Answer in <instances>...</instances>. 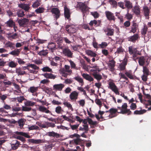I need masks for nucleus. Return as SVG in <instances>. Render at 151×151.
<instances>
[{
    "mask_svg": "<svg viewBox=\"0 0 151 151\" xmlns=\"http://www.w3.org/2000/svg\"><path fill=\"white\" fill-rule=\"evenodd\" d=\"M108 85L109 88L111 89L116 94L118 95L119 94L118 88L115 84L113 82V81L111 80L109 81V82Z\"/></svg>",
    "mask_w": 151,
    "mask_h": 151,
    "instance_id": "1",
    "label": "nucleus"
},
{
    "mask_svg": "<svg viewBox=\"0 0 151 151\" xmlns=\"http://www.w3.org/2000/svg\"><path fill=\"white\" fill-rule=\"evenodd\" d=\"M127 103H124L122 106V109H121L120 112L118 113H121L122 114H128V115L131 114V111H130L129 109H127Z\"/></svg>",
    "mask_w": 151,
    "mask_h": 151,
    "instance_id": "2",
    "label": "nucleus"
},
{
    "mask_svg": "<svg viewBox=\"0 0 151 151\" xmlns=\"http://www.w3.org/2000/svg\"><path fill=\"white\" fill-rule=\"evenodd\" d=\"M62 53L65 56L70 58L73 57V53L69 49L68 47H67L62 49Z\"/></svg>",
    "mask_w": 151,
    "mask_h": 151,
    "instance_id": "3",
    "label": "nucleus"
},
{
    "mask_svg": "<svg viewBox=\"0 0 151 151\" xmlns=\"http://www.w3.org/2000/svg\"><path fill=\"white\" fill-rule=\"evenodd\" d=\"M29 20L27 19L24 18L19 19L18 21L19 25L20 27H26L28 24Z\"/></svg>",
    "mask_w": 151,
    "mask_h": 151,
    "instance_id": "4",
    "label": "nucleus"
},
{
    "mask_svg": "<svg viewBox=\"0 0 151 151\" xmlns=\"http://www.w3.org/2000/svg\"><path fill=\"white\" fill-rule=\"evenodd\" d=\"M78 6L81 9L82 12L83 13H86L88 11L89 9L90 8L83 2H79L78 3Z\"/></svg>",
    "mask_w": 151,
    "mask_h": 151,
    "instance_id": "5",
    "label": "nucleus"
},
{
    "mask_svg": "<svg viewBox=\"0 0 151 151\" xmlns=\"http://www.w3.org/2000/svg\"><path fill=\"white\" fill-rule=\"evenodd\" d=\"M51 12L53 14H54V16L56 19L58 18L60 15V12L59 9L57 8H53L51 9Z\"/></svg>",
    "mask_w": 151,
    "mask_h": 151,
    "instance_id": "6",
    "label": "nucleus"
},
{
    "mask_svg": "<svg viewBox=\"0 0 151 151\" xmlns=\"http://www.w3.org/2000/svg\"><path fill=\"white\" fill-rule=\"evenodd\" d=\"M18 7L23 9L26 12H28L30 9V5L29 4L22 3L19 4Z\"/></svg>",
    "mask_w": 151,
    "mask_h": 151,
    "instance_id": "7",
    "label": "nucleus"
},
{
    "mask_svg": "<svg viewBox=\"0 0 151 151\" xmlns=\"http://www.w3.org/2000/svg\"><path fill=\"white\" fill-rule=\"evenodd\" d=\"M78 93L76 91H74L71 92L69 95V97L71 100H76L78 98Z\"/></svg>",
    "mask_w": 151,
    "mask_h": 151,
    "instance_id": "8",
    "label": "nucleus"
},
{
    "mask_svg": "<svg viewBox=\"0 0 151 151\" xmlns=\"http://www.w3.org/2000/svg\"><path fill=\"white\" fill-rule=\"evenodd\" d=\"M64 86V85L62 83L55 84L53 86V90L56 91H61Z\"/></svg>",
    "mask_w": 151,
    "mask_h": 151,
    "instance_id": "9",
    "label": "nucleus"
},
{
    "mask_svg": "<svg viewBox=\"0 0 151 151\" xmlns=\"http://www.w3.org/2000/svg\"><path fill=\"white\" fill-rule=\"evenodd\" d=\"M83 78L86 80L89 81L90 82H92L94 80L93 78L88 74L83 73L82 75Z\"/></svg>",
    "mask_w": 151,
    "mask_h": 151,
    "instance_id": "10",
    "label": "nucleus"
},
{
    "mask_svg": "<svg viewBox=\"0 0 151 151\" xmlns=\"http://www.w3.org/2000/svg\"><path fill=\"white\" fill-rule=\"evenodd\" d=\"M117 112V109L113 108H111L109 110L107 111H106V112H109L110 113V114L109 115V118H111L115 116H113V115Z\"/></svg>",
    "mask_w": 151,
    "mask_h": 151,
    "instance_id": "11",
    "label": "nucleus"
},
{
    "mask_svg": "<svg viewBox=\"0 0 151 151\" xmlns=\"http://www.w3.org/2000/svg\"><path fill=\"white\" fill-rule=\"evenodd\" d=\"M115 62L114 60H111L109 61L108 65L110 71H113L114 70V66Z\"/></svg>",
    "mask_w": 151,
    "mask_h": 151,
    "instance_id": "12",
    "label": "nucleus"
},
{
    "mask_svg": "<svg viewBox=\"0 0 151 151\" xmlns=\"http://www.w3.org/2000/svg\"><path fill=\"white\" fill-rule=\"evenodd\" d=\"M105 14L108 19L109 20H115V17L113 14L111 12L107 11H106Z\"/></svg>",
    "mask_w": 151,
    "mask_h": 151,
    "instance_id": "13",
    "label": "nucleus"
},
{
    "mask_svg": "<svg viewBox=\"0 0 151 151\" xmlns=\"http://www.w3.org/2000/svg\"><path fill=\"white\" fill-rule=\"evenodd\" d=\"M128 51L129 53L131 55L132 54H134L138 55H139V52L137 50L136 48H133L132 46H130L129 47Z\"/></svg>",
    "mask_w": 151,
    "mask_h": 151,
    "instance_id": "14",
    "label": "nucleus"
},
{
    "mask_svg": "<svg viewBox=\"0 0 151 151\" xmlns=\"http://www.w3.org/2000/svg\"><path fill=\"white\" fill-rule=\"evenodd\" d=\"M28 142L35 144H38L44 142V141L43 140L37 139H29Z\"/></svg>",
    "mask_w": 151,
    "mask_h": 151,
    "instance_id": "15",
    "label": "nucleus"
},
{
    "mask_svg": "<svg viewBox=\"0 0 151 151\" xmlns=\"http://www.w3.org/2000/svg\"><path fill=\"white\" fill-rule=\"evenodd\" d=\"M70 25H67L66 27V30L69 33L73 34L76 32L75 29Z\"/></svg>",
    "mask_w": 151,
    "mask_h": 151,
    "instance_id": "16",
    "label": "nucleus"
},
{
    "mask_svg": "<svg viewBox=\"0 0 151 151\" xmlns=\"http://www.w3.org/2000/svg\"><path fill=\"white\" fill-rule=\"evenodd\" d=\"M132 11L136 15L138 16L140 15V9L138 6H135L132 9Z\"/></svg>",
    "mask_w": 151,
    "mask_h": 151,
    "instance_id": "17",
    "label": "nucleus"
},
{
    "mask_svg": "<svg viewBox=\"0 0 151 151\" xmlns=\"http://www.w3.org/2000/svg\"><path fill=\"white\" fill-rule=\"evenodd\" d=\"M143 11L144 15L146 17H148L150 13V9L146 6H144L143 7Z\"/></svg>",
    "mask_w": 151,
    "mask_h": 151,
    "instance_id": "18",
    "label": "nucleus"
},
{
    "mask_svg": "<svg viewBox=\"0 0 151 151\" xmlns=\"http://www.w3.org/2000/svg\"><path fill=\"white\" fill-rule=\"evenodd\" d=\"M64 15L65 17L67 19H68L70 17V10L66 6H64Z\"/></svg>",
    "mask_w": 151,
    "mask_h": 151,
    "instance_id": "19",
    "label": "nucleus"
},
{
    "mask_svg": "<svg viewBox=\"0 0 151 151\" xmlns=\"http://www.w3.org/2000/svg\"><path fill=\"white\" fill-rule=\"evenodd\" d=\"M92 75L94 78L97 80L98 82H99L102 79V76L96 72H94L92 74Z\"/></svg>",
    "mask_w": 151,
    "mask_h": 151,
    "instance_id": "20",
    "label": "nucleus"
},
{
    "mask_svg": "<svg viewBox=\"0 0 151 151\" xmlns=\"http://www.w3.org/2000/svg\"><path fill=\"white\" fill-rule=\"evenodd\" d=\"M42 75L47 78L54 79L56 77L55 76L50 73H46L44 74H42Z\"/></svg>",
    "mask_w": 151,
    "mask_h": 151,
    "instance_id": "21",
    "label": "nucleus"
},
{
    "mask_svg": "<svg viewBox=\"0 0 151 151\" xmlns=\"http://www.w3.org/2000/svg\"><path fill=\"white\" fill-rule=\"evenodd\" d=\"M20 145L19 142L17 140H16L15 142L11 144L12 149L13 150H16Z\"/></svg>",
    "mask_w": 151,
    "mask_h": 151,
    "instance_id": "22",
    "label": "nucleus"
},
{
    "mask_svg": "<svg viewBox=\"0 0 151 151\" xmlns=\"http://www.w3.org/2000/svg\"><path fill=\"white\" fill-rule=\"evenodd\" d=\"M6 26L10 27H12L13 26L15 25V23L11 19H9L8 21L5 23Z\"/></svg>",
    "mask_w": 151,
    "mask_h": 151,
    "instance_id": "23",
    "label": "nucleus"
},
{
    "mask_svg": "<svg viewBox=\"0 0 151 151\" xmlns=\"http://www.w3.org/2000/svg\"><path fill=\"white\" fill-rule=\"evenodd\" d=\"M38 110L40 111L46 113H51L50 111L44 106H40L38 108Z\"/></svg>",
    "mask_w": 151,
    "mask_h": 151,
    "instance_id": "24",
    "label": "nucleus"
},
{
    "mask_svg": "<svg viewBox=\"0 0 151 151\" xmlns=\"http://www.w3.org/2000/svg\"><path fill=\"white\" fill-rule=\"evenodd\" d=\"M138 27V25L136 23L133 22L132 26L131 29L130 31V32L135 33L137 31Z\"/></svg>",
    "mask_w": 151,
    "mask_h": 151,
    "instance_id": "25",
    "label": "nucleus"
},
{
    "mask_svg": "<svg viewBox=\"0 0 151 151\" xmlns=\"http://www.w3.org/2000/svg\"><path fill=\"white\" fill-rule=\"evenodd\" d=\"M125 6L128 9H131L133 7L132 3L129 1L125 0L124 1Z\"/></svg>",
    "mask_w": 151,
    "mask_h": 151,
    "instance_id": "26",
    "label": "nucleus"
},
{
    "mask_svg": "<svg viewBox=\"0 0 151 151\" xmlns=\"http://www.w3.org/2000/svg\"><path fill=\"white\" fill-rule=\"evenodd\" d=\"M17 15L19 17H23L25 16L24 12L22 9H18L17 10Z\"/></svg>",
    "mask_w": 151,
    "mask_h": 151,
    "instance_id": "27",
    "label": "nucleus"
},
{
    "mask_svg": "<svg viewBox=\"0 0 151 151\" xmlns=\"http://www.w3.org/2000/svg\"><path fill=\"white\" fill-rule=\"evenodd\" d=\"M16 72L18 74V75H22L26 74V73L24 71L22 70L20 68H17Z\"/></svg>",
    "mask_w": 151,
    "mask_h": 151,
    "instance_id": "28",
    "label": "nucleus"
},
{
    "mask_svg": "<svg viewBox=\"0 0 151 151\" xmlns=\"http://www.w3.org/2000/svg\"><path fill=\"white\" fill-rule=\"evenodd\" d=\"M71 142L73 144L76 145H80L82 143V140L80 139V137H78L76 139H74Z\"/></svg>",
    "mask_w": 151,
    "mask_h": 151,
    "instance_id": "29",
    "label": "nucleus"
},
{
    "mask_svg": "<svg viewBox=\"0 0 151 151\" xmlns=\"http://www.w3.org/2000/svg\"><path fill=\"white\" fill-rule=\"evenodd\" d=\"M64 67V69L65 72L68 73L69 75H70L72 73V70L70 69V66L68 65H65Z\"/></svg>",
    "mask_w": 151,
    "mask_h": 151,
    "instance_id": "30",
    "label": "nucleus"
},
{
    "mask_svg": "<svg viewBox=\"0 0 151 151\" xmlns=\"http://www.w3.org/2000/svg\"><path fill=\"white\" fill-rule=\"evenodd\" d=\"M5 46L6 47H10V48L14 49L15 48L14 44L9 41L6 42L5 44Z\"/></svg>",
    "mask_w": 151,
    "mask_h": 151,
    "instance_id": "31",
    "label": "nucleus"
},
{
    "mask_svg": "<svg viewBox=\"0 0 151 151\" xmlns=\"http://www.w3.org/2000/svg\"><path fill=\"white\" fill-rule=\"evenodd\" d=\"M25 120L24 119H19L17 122L19 126L20 127V128L21 129L22 128L23 125H24Z\"/></svg>",
    "mask_w": 151,
    "mask_h": 151,
    "instance_id": "32",
    "label": "nucleus"
},
{
    "mask_svg": "<svg viewBox=\"0 0 151 151\" xmlns=\"http://www.w3.org/2000/svg\"><path fill=\"white\" fill-rule=\"evenodd\" d=\"M108 36H112L114 34V29H113L107 28L105 31Z\"/></svg>",
    "mask_w": 151,
    "mask_h": 151,
    "instance_id": "33",
    "label": "nucleus"
},
{
    "mask_svg": "<svg viewBox=\"0 0 151 151\" xmlns=\"http://www.w3.org/2000/svg\"><path fill=\"white\" fill-rule=\"evenodd\" d=\"M138 62L139 65L143 66L145 63V59L143 56H141L139 58Z\"/></svg>",
    "mask_w": 151,
    "mask_h": 151,
    "instance_id": "34",
    "label": "nucleus"
},
{
    "mask_svg": "<svg viewBox=\"0 0 151 151\" xmlns=\"http://www.w3.org/2000/svg\"><path fill=\"white\" fill-rule=\"evenodd\" d=\"M138 35L137 34L134 35L133 36L129 38V41H132L133 42H135V41L138 39Z\"/></svg>",
    "mask_w": 151,
    "mask_h": 151,
    "instance_id": "35",
    "label": "nucleus"
},
{
    "mask_svg": "<svg viewBox=\"0 0 151 151\" xmlns=\"http://www.w3.org/2000/svg\"><path fill=\"white\" fill-rule=\"evenodd\" d=\"M38 87L32 86L30 87L28 89V91L32 93H34L36 92L38 90Z\"/></svg>",
    "mask_w": 151,
    "mask_h": 151,
    "instance_id": "36",
    "label": "nucleus"
},
{
    "mask_svg": "<svg viewBox=\"0 0 151 151\" xmlns=\"http://www.w3.org/2000/svg\"><path fill=\"white\" fill-rule=\"evenodd\" d=\"M63 104L65 106L67 107L69 109L71 110V111L73 110V109L72 107V105L68 101H64L63 103Z\"/></svg>",
    "mask_w": 151,
    "mask_h": 151,
    "instance_id": "37",
    "label": "nucleus"
},
{
    "mask_svg": "<svg viewBox=\"0 0 151 151\" xmlns=\"http://www.w3.org/2000/svg\"><path fill=\"white\" fill-rule=\"evenodd\" d=\"M20 53V51L19 49H17L11 51L9 53V54L13 56H18Z\"/></svg>",
    "mask_w": 151,
    "mask_h": 151,
    "instance_id": "38",
    "label": "nucleus"
},
{
    "mask_svg": "<svg viewBox=\"0 0 151 151\" xmlns=\"http://www.w3.org/2000/svg\"><path fill=\"white\" fill-rule=\"evenodd\" d=\"M17 65V63H15L14 61H13L9 62L8 64L9 66L12 68L16 67Z\"/></svg>",
    "mask_w": 151,
    "mask_h": 151,
    "instance_id": "39",
    "label": "nucleus"
},
{
    "mask_svg": "<svg viewBox=\"0 0 151 151\" xmlns=\"http://www.w3.org/2000/svg\"><path fill=\"white\" fill-rule=\"evenodd\" d=\"M60 72V74H62L63 76L64 77L66 78L68 75H69V74L68 73H67L66 72H65L64 68H61L59 70Z\"/></svg>",
    "mask_w": 151,
    "mask_h": 151,
    "instance_id": "40",
    "label": "nucleus"
},
{
    "mask_svg": "<svg viewBox=\"0 0 151 151\" xmlns=\"http://www.w3.org/2000/svg\"><path fill=\"white\" fill-rule=\"evenodd\" d=\"M41 4V0H37L32 5V7L33 8H37L40 6Z\"/></svg>",
    "mask_w": 151,
    "mask_h": 151,
    "instance_id": "41",
    "label": "nucleus"
},
{
    "mask_svg": "<svg viewBox=\"0 0 151 151\" xmlns=\"http://www.w3.org/2000/svg\"><path fill=\"white\" fill-rule=\"evenodd\" d=\"M146 110L145 109H141L140 110H136L134 111V114H142L146 112Z\"/></svg>",
    "mask_w": 151,
    "mask_h": 151,
    "instance_id": "42",
    "label": "nucleus"
},
{
    "mask_svg": "<svg viewBox=\"0 0 151 151\" xmlns=\"http://www.w3.org/2000/svg\"><path fill=\"white\" fill-rule=\"evenodd\" d=\"M45 10L44 8L39 7L38 8L36 9L35 11L37 14H40L44 12Z\"/></svg>",
    "mask_w": 151,
    "mask_h": 151,
    "instance_id": "43",
    "label": "nucleus"
},
{
    "mask_svg": "<svg viewBox=\"0 0 151 151\" xmlns=\"http://www.w3.org/2000/svg\"><path fill=\"white\" fill-rule=\"evenodd\" d=\"M74 78L76 81H77L79 83H81L82 84L81 86H82L84 83L83 81V79L79 76H77V77Z\"/></svg>",
    "mask_w": 151,
    "mask_h": 151,
    "instance_id": "44",
    "label": "nucleus"
},
{
    "mask_svg": "<svg viewBox=\"0 0 151 151\" xmlns=\"http://www.w3.org/2000/svg\"><path fill=\"white\" fill-rule=\"evenodd\" d=\"M14 137L16 139L21 140L24 142H25L26 141L25 139L24 138L20 136L14 135Z\"/></svg>",
    "mask_w": 151,
    "mask_h": 151,
    "instance_id": "45",
    "label": "nucleus"
},
{
    "mask_svg": "<svg viewBox=\"0 0 151 151\" xmlns=\"http://www.w3.org/2000/svg\"><path fill=\"white\" fill-rule=\"evenodd\" d=\"M35 104V103L30 101H27L24 103L25 105L27 106H33Z\"/></svg>",
    "mask_w": 151,
    "mask_h": 151,
    "instance_id": "46",
    "label": "nucleus"
},
{
    "mask_svg": "<svg viewBox=\"0 0 151 151\" xmlns=\"http://www.w3.org/2000/svg\"><path fill=\"white\" fill-rule=\"evenodd\" d=\"M87 54L89 55H90L92 57H96L97 54L93 52L90 50H88L87 52Z\"/></svg>",
    "mask_w": 151,
    "mask_h": 151,
    "instance_id": "47",
    "label": "nucleus"
},
{
    "mask_svg": "<svg viewBox=\"0 0 151 151\" xmlns=\"http://www.w3.org/2000/svg\"><path fill=\"white\" fill-rule=\"evenodd\" d=\"M28 66H29V67H31L35 70H39V69L38 67L34 64L29 63L28 65Z\"/></svg>",
    "mask_w": 151,
    "mask_h": 151,
    "instance_id": "48",
    "label": "nucleus"
},
{
    "mask_svg": "<svg viewBox=\"0 0 151 151\" xmlns=\"http://www.w3.org/2000/svg\"><path fill=\"white\" fill-rule=\"evenodd\" d=\"M29 130L38 129L39 127L36 125H32L28 127Z\"/></svg>",
    "mask_w": 151,
    "mask_h": 151,
    "instance_id": "49",
    "label": "nucleus"
},
{
    "mask_svg": "<svg viewBox=\"0 0 151 151\" xmlns=\"http://www.w3.org/2000/svg\"><path fill=\"white\" fill-rule=\"evenodd\" d=\"M17 134H19L27 138H30L31 137L26 133H16Z\"/></svg>",
    "mask_w": 151,
    "mask_h": 151,
    "instance_id": "50",
    "label": "nucleus"
},
{
    "mask_svg": "<svg viewBox=\"0 0 151 151\" xmlns=\"http://www.w3.org/2000/svg\"><path fill=\"white\" fill-rule=\"evenodd\" d=\"M48 48L51 50H53L55 48V43L53 42H51L50 43L48 46Z\"/></svg>",
    "mask_w": 151,
    "mask_h": 151,
    "instance_id": "51",
    "label": "nucleus"
},
{
    "mask_svg": "<svg viewBox=\"0 0 151 151\" xmlns=\"http://www.w3.org/2000/svg\"><path fill=\"white\" fill-rule=\"evenodd\" d=\"M48 54L47 51L45 50H42L40 51L38 54L40 56H45Z\"/></svg>",
    "mask_w": 151,
    "mask_h": 151,
    "instance_id": "52",
    "label": "nucleus"
},
{
    "mask_svg": "<svg viewBox=\"0 0 151 151\" xmlns=\"http://www.w3.org/2000/svg\"><path fill=\"white\" fill-rule=\"evenodd\" d=\"M91 14L92 15L94 18H97L99 16V14L97 12H91Z\"/></svg>",
    "mask_w": 151,
    "mask_h": 151,
    "instance_id": "53",
    "label": "nucleus"
},
{
    "mask_svg": "<svg viewBox=\"0 0 151 151\" xmlns=\"http://www.w3.org/2000/svg\"><path fill=\"white\" fill-rule=\"evenodd\" d=\"M147 27L146 26H144L143 28L142 29L141 34L142 35H145L147 32Z\"/></svg>",
    "mask_w": 151,
    "mask_h": 151,
    "instance_id": "54",
    "label": "nucleus"
},
{
    "mask_svg": "<svg viewBox=\"0 0 151 151\" xmlns=\"http://www.w3.org/2000/svg\"><path fill=\"white\" fill-rule=\"evenodd\" d=\"M8 35H9V38L12 39H15L17 37L18 35L17 33H14L13 35H11V34H9Z\"/></svg>",
    "mask_w": 151,
    "mask_h": 151,
    "instance_id": "55",
    "label": "nucleus"
},
{
    "mask_svg": "<svg viewBox=\"0 0 151 151\" xmlns=\"http://www.w3.org/2000/svg\"><path fill=\"white\" fill-rule=\"evenodd\" d=\"M91 68H94L95 70H91V71L92 72H94L95 71H98L99 72L100 71V70L99 69V67L96 65H94L90 67Z\"/></svg>",
    "mask_w": 151,
    "mask_h": 151,
    "instance_id": "56",
    "label": "nucleus"
},
{
    "mask_svg": "<svg viewBox=\"0 0 151 151\" xmlns=\"http://www.w3.org/2000/svg\"><path fill=\"white\" fill-rule=\"evenodd\" d=\"M42 70L43 72H51L52 71V70L47 66L43 67Z\"/></svg>",
    "mask_w": 151,
    "mask_h": 151,
    "instance_id": "57",
    "label": "nucleus"
},
{
    "mask_svg": "<svg viewBox=\"0 0 151 151\" xmlns=\"http://www.w3.org/2000/svg\"><path fill=\"white\" fill-rule=\"evenodd\" d=\"M69 62L70 63L72 68L76 69V65L73 61H72L71 60H69Z\"/></svg>",
    "mask_w": 151,
    "mask_h": 151,
    "instance_id": "58",
    "label": "nucleus"
},
{
    "mask_svg": "<svg viewBox=\"0 0 151 151\" xmlns=\"http://www.w3.org/2000/svg\"><path fill=\"white\" fill-rule=\"evenodd\" d=\"M87 120L88 123L89 124H91L92 125H95L96 124L97 122H93L92 120L89 118H87Z\"/></svg>",
    "mask_w": 151,
    "mask_h": 151,
    "instance_id": "59",
    "label": "nucleus"
},
{
    "mask_svg": "<svg viewBox=\"0 0 151 151\" xmlns=\"http://www.w3.org/2000/svg\"><path fill=\"white\" fill-rule=\"evenodd\" d=\"M62 116L65 120L68 121L70 122L73 123L74 122L73 120L71 119H69L68 117H67L65 115H62Z\"/></svg>",
    "mask_w": 151,
    "mask_h": 151,
    "instance_id": "60",
    "label": "nucleus"
},
{
    "mask_svg": "<svg viewBox=\"0 0 151 151\" xmlns=\"http://www.w3.org/2000/svg\"><path fill=\"white\" fill-rule=\"evenodd\" d=\"M49 135L50 136L56 137V138H58L60 137L59 134L57 133H49Z\"/></svg>",
    "mask_w": 151,
    "mask_h": 151,
    "instance_id": "61",
    "label": "nucleus"
},
{
    "mask_svg": "<svg viewBox=\"0 0 151 151\" xmlns=\"http://www.w3.org/2000/svg\"><path fill=\"white\" fill-rule=\"evenodd\" d=\"M143 72L144 74L148 75L149 70L146 67H144L143 68Z\"/></svg>",
    "mask_w": 151,
    "mask_h": 151,
    "instance_id": "62",
    "label": "nucleus"
},
{
    "mask_svg": "<svg viewBox=\"0 0 151 151\" xmlns=\"http://www.w3.org/2000/svg\"><path fill=\"white\" fill-rule=\"evenodd\" d=\"M62 111V108L60 106H57L55 108V112L58 114H60Z\"/></svg>",
    "mask_w": 151,
    "mask_h": 151,
    "instance_id": "63",
    "label": "nucleus"
},
{
    "mask_svg": "<svg viewBox=\"0 0 151 151\" xmlns=\"http://www.w3.org/2000/svg\"><path fill=\"white\" fill-rule=\"evenodd\" d=\"M124 51V49L122 48V47H120L117 49V50L115 53L119 54L122 52Z\"/></svg>",
    "mask_w": 151,
    "mask_h": 151,
    "instance_id": "64",
    "label": "nucleus"
}]
</instances>
